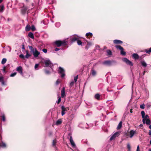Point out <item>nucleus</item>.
<instances>
[{
    "mask_svg": "<svg viewBox=\"0 0 151 151\" xmlns=\"http://www.w3.org/2000/svg\"><path fill=\"white\" fill-rule=\"evenodd\" d=\"M28 47L31 52L33 53L34 57L35 58L37 57L40 55V52L38 51L36 48H34L31 46H29Z\"/></svg>",
    "mask_w": 151,
    "mask_h": 151,
    "instance_id": "1",
    "label": "nucleus"
},
{
    "mask_svg": "<svg viewBox=\"0 0 151 151\" xmlns=\"http://www.w3.org/2000/svg\"><path fill=\"white\" fill-rule=\"evenodd\" d=\"M67 42L65 40H58L55 42V44L58 47H60L61 45H65L67 44Z\"/></svg>",
    "mask_w": 151,
    "mask_h": 151,
    "instance_id": "2",
    "label": "nucleus"
},
{
    "mask_svg": "<svg viewBox=\"0 0 151 151\" xmlns=\"http://www.w3.org/2000/svg\"><path fill=\"white\" fill-rule=\"evenodd\" d=\"M44 63L45 65V66L50 67L52 71H53L52 67L53 66V65L51 63L49 60H45L44 62Z\"/></svg>",
    "mask_w": 151,
    "mask_h": 151,
    "instance_id": "3",
    "label": "nucleus"
},
{
    "mask_svg": "<svg viewBox=\"0 0 151 151\" xmlns=\"http://www.w3.org/2000/svg\"><path fill=\"white\" fill-rule=\"evenodd\" d=\"M61 115L63 116L69 110V108L65 107L64 106H62L61 107Z\"/></svg>",
    "mask_w": 151,
    "mask_h": 151,
    "instance_id": "4",
    "label": "nucleus"
},
{
    "mask_svg": "<svg viewBox=\"0 0 151 151\" xmlns=\"http://www.w3.org/2000/svg\"><path fill=\"white\" fill-rule=\"evenodd\" d=\"M58 73L61 75V77L63 78L65 76V70L60 67L59 68Z\"/></svg>",
    "mask_w": 151,
    "mask_h": 151,
    "instance_id": "5",
    "label": "nucleus"
},
{
    "mask_svg": "<svg viewBox=\"0 0 151 151\" xmlns=\"http://www.w3.org/2000/svg\"><path fill=\"white\" fill-rule=\"evenodd\" d=\"M116 47L119 49L121 51V54L123 55H126V52L124 51V49L120 45H116L115 46Z\"/></svg>",
    "mask_w": 151,
    "mask_h": 151,
    "instance_id": "6",
    "label": "nucleus"
},
{
    "mask_svg": "<svg viewBox=\"0 0 151 151\" xmlns=\"http://www.w3.org/2000/svg\"><path fill=\"white\" fill-rule=\"evenodd\" d=\"M120 134L119 132H116L112 136H111L110 138V140L111 141L117 137H118Z\"/></svg>",
    "mask_w": 151,
    "mask_h": 151,
    "instance_id": "7",
    "label": "nucleus"
},
{
    "mask_svg": "<svg viewBox=\"0 0 151 151\" xmlns=\"http://www.w3.org/2000/svg\"><path fill=\"white\" fill-rule=\"evenodd\" d=\"M112 61L109 60H106L102 62V64L106 66H110L111 65Z\"/></svg>",
    "mask_w": 151,
    "mask_h": 151,
    "instance_id": "8",
    "label": "nucleus"
},
{
    "mask_svg": "<svg viewBox=\"0 0 151 151\" xmlns=\"http://www.w3.org/2000/svg\"><path fill=\"white\" fill-rule=\"evenodd\" d=\"M122 60L123 61L125 62L127 64L130 66H133V64L132 62L128 60L127 58H124Z\"/></svg>",
    "mask_w": 151,
    "mask_h": 151,
    "instance_id": "9",
    "label": "nucleus"
},
{
    "mask_svg": "<svg viewBox=\"0 0 151 151\" xmlns=\"http://www.w3.org/2000/svg\"><path fill=\"white\" fill-rule=\"evenodd\" d=\"M142 122L143 124H146L147 125H150L151 124V121L149 119H142Z\"/></svg>",
    "mask_w": 151,
    "mask_h": 151,
    "instance_id": "10",
    "label": "nucleus"
},
{
    "mask_svg": "<svg viewBox=\"0 0 151 151\" xmlns=\"http://www.w3.org/2000/svg\"><path fill=\"white\" fill-rule=\"evenodd\" d=\"M17 71L21 75L23 76V73L22 72V67L19 66L17 68Z\"/></svg>",
    "mask_w": 151,
    "mask_h": 151,
    "instance_id": "11",
    "label": "nucleus"
},
{
    "mask_svg": "<svg viewBox=\"0 0 151 151\" xmlns=\"http://www.w3.org/2000/svg\"><path fill=\"white\" fill-rule=\"evenodd\" d=\"M129 137L132 138L136 133L135 131H134L133 130H131L129 132Z\"/></svg>",
    "mask_w": 151,
    "mask_h": 151,
    "instance_id": "12",
    "label": "nucleus"
},
{
    "mask_svg": "<svg viewBox=\"0 0 151 151\" xmlns=\"http://www.w3.org/2000/svg\"><path fill=\"white\" fill-rule=\"evenodd\" d=\"M70 141L73 147H76V144L73 140L72 137L71 136L70 137Z\"/></svg>",
    "mask_w": 151,
    "mask_h": 151,
    "instance_id": "13",
    "label": "nucleus"
},
{
    "mask_svg": "<svg viewBox=\"0 0 151 151\" xmlns=\"http://www.w3.org/2000/svg\"><path fill=\"white\" fill-rule=\"evenodd\" d=\"M97 73L96 71L93 68H92L91 71V74L93 76H96Z\"/></svg>",
    "mask_w": 151,
    "mask_h": 151,
    "instance_id": "14",
    "label": "nucleus"
},
{
    "mask_svg": "<svg viewBox=\"0 0 151 151\" xmlns=\"http://www.w3.org/2000/svg\"><path fill=\"white\" fill-rule=\"evenodd\" d=\"M61 96L63 98L65 96V88L63 87L61 91Z\"/></svg>",
    "mask_w": 151,
    "mask_h": 151,
    "instance_id": "15",
    "label": "nucleus"
},
{
    "mask_svg": "<svg viewBox=\"0 0 151 151\" xmlns=\"http://www.w3.org/2000/svg\"><path fill=\"white\" fill-rule=\"evenodd\" d=\"M78 37L77 36V37H72L71 38V41L72 43H73L76 41H77V40H79V38H78Z\"/></svg>",
    "mask_w": 151,
    "mask_h": 151,
    "instance_id": "16",
    "label": "nucleus"
},
{
    "mask_svg": "<svg viewBox=\"0 0 151 151\" xmlns=\"http://www.w3.org/2000/svg\"><path fill=\"white\" fill-rule=\"evenodd\" d=\"M113 42L114 44H121L123 42L119 40H115L113 41Z\"/></svg>",
    "mask_w": 151,
    "mask_h": 151,
    "instance_id": "17",
    "label": "nucleus"
},
{
    "mask_svg": "<svg viewBox=\"0 0 151 151\" xmlns=\"http://www.w3.org/2000/svg\"><path fill=\"white\" fill-rule=\"evenodd\" d=\"M100 95L99 93H97L95 95L94 98L97 100H100Z\"/></svg>",
    "mask_w": 151,
    "mask_h": 151,
    "instance_id": "18",
    "label": "nucleus"
},
{
    "mask_svg": "<svg viewBox=\"0 0 151 151\" xmlns=\"http://www.w3.org/2000/svg\"><path fill=\"white\" fill-rule=\"evenodd\" d=\"M122 122L121 121L119 122V124L117 128L116 129L117 130L120 129L122 127Z\"/></svg>",
    "mask_w": 151,
    "mask_h": 151,
    "instance_id": "19",
    "label": "nucleus"
},
{
    "mask_svg": "<svg viewBox=\"0 0 151 151\" xmlns=\"http://www.w3.org/2000/svg\"><path fill=\"white\" fill-rule=\"evenodd\" d=\"M132 56L133 58L136 59H137L139 58V55L137 54L136 53H134L132 55Z\"/></svg>",
    "mask_w": 151,
    "mask_h": 151,
    "instance_id": "20",
    "label": "nucleus"
},
{
    "mask_svg": "<svg viewBox=\"0 0 151 151\" xmlns=\"http://www.w3.org/2000/svg\"><path fill=\"white\" fill-rule=\"evenodd\" d=\"M26 55L25 56V57L26 58H28L30 56V54L29 53V52L28 50H26Z\"/></svg>",
    "mask_w": 151,
    "mask_h": 151,
    "instance_id": "21",
    "label": "nucleus"
},
{
    "mask_svg": "<svg viewBox=\"0 0 151 151\" xmlns=\"http://www.w3.org/2000/svg\"><path fill=\"white\" fill-rule=\"evenodd\" d=\"M62 123V121L60 119L58 120L56 122L55 124L57 125H58Z\"/></svg>",
    "mask_w": 151,
    "mask_h": 151,
    "instance_id": "22",
    "label": "nucleus"
},
{
    "mask_svg": "<svg viewBox=\"0 0 151 151\" xmlns=\"http://www.w3.org/2000/svg\"><path fill=\"white\" fill-rule=\"evenodd\" d=\"M28 36L32 39H34V35L33 33L31 32H29L28 34Z\"/></svg>",
    "mask_w": 151,
    "mask_h": 151,
    "instance_id": "23",
    "label": "nucleus"
},
{
    "mask_svg": "<svg viewBox=\"0 0 151 151\" xmlns=\"http://www.w3.org/2000/svg\"><path fill=\"white\" fill-rule=\"evenodd\" d=\"M31 29V27L29 25L27 24L25 27V30L26 31H29Z\"/></svg>",
    "mask_w": 151,
    "mask_h": 151,
    "instance_id": "24",
    "label": "nucleus"
},
{
    "mask_svg": "<svg viewBox=\"0 0 151 151\" xmlns=\"http://www.w3.org/2000/svg\"><path fill=\"white\" fill-rule=\"evenodd\" d=\"M141 64L142 65L145 67H146L147 66V64L145 61H141Z\"/></svg>",
    "mask_w": 151,
    "mask_h": 151,
    "instance_id": "25",
    "label": "nucleus"
},
{
    "mask_svg": "<svg viewBox=\"0 0 151 151\" xmlns=\"http://www.w3.org/2000/svg\"><path fill=\"white\" fill-rule=\"evenodd\" d=\"M145 51L146 53L150 54L151 53V47L149 49L145 50Z\"/></svg>",
    "mask_w": 151,
    "mask_h": 151,
    "instance_id": "26",
    "label": "nucleus"
},
{
    "mask_svg": "<svg viewBox=\"0 0 151 151\" xmlns=\"http://www.w3.org/2000/svg\"><path fill=\"white\" fill-rule=\"evenodd\" d=\"M1 117L3 121L5 122V121L6 119L5 116L4 114H1Z\"/></svg>",
    "mask_w": 151,
    "mask_h": 151,
    "instance_id": "27",
    "label": "nucleus"
},
{
    "mask_svg": "<svg viewBox=\"0 0 151 151\" xmlns=\"http://www.w3.org/2000/svg\"><path fill=\"white\" fill-rule=\"evenodd\" d=\"M0 12L2 13L4 10V6L3 5H1L0 6Z\"/></svg>",
    "mask_w": 151,
    "mask_h": 151,
    "instance_id": "28",
    "label": "nucleus"
},
{
    "mask_svg": "<svg viewBox=\"0 0 151 151\" xmlns=\"http://www.w3.org/2000/svg\"><path fill=\"white\" fill-rule=\"evenodd\" d=\"M7 60L6 58H4L1 61V63L2 64H4L6 62Z\"/></svg>",
    "mask_w": 151,
    "mask_h": 151,
    "instance_id": "29",
    "label": "nucleus"
},
{
    "mask_svg": "<svg viewBox=\"0 0 151 151\" xmlns=\"http://www.w3.org/2000/svg\"><path fill=\"white\" fill-rule=\"evenodd\" d=\"M56 143H57V141L56 140H55V139L53 140V141L52 142V145L53 147H55Z\"/></svg>",
    "mask_w": 151,
    "mask_h": 151,
    "instance_id": "30",
    "label": "nucleus"
},
{
    "mask_svg": "<svg viewBox=\"0 0 151 151\" xmlns=\"http://www.w3.org/2000/svg\"><path fill=\"white\" fill-rule=\"evenodd\" d=\"M92 45V43L91 42H87V44L86 45V47L88 49L90 46Z\"/></svg>",
    "mask_w": 151,
    "mask_h": 151,
    "instance_id": "31",
    "label": "nucleus"
},
{
    "mask_svg": "<svg viewBox=\"0 0 151 151\" xmlns=\"http://www.w3.org/2000/svg\"><path fill=\"white\" fill-rule=\"evenodd\" d=\"M146 106L148 108H149L151 106V102H148L146 104Z\"/></svg>",
    "mask_w": 151,
    "mask_h": 151,
    "instance_id": "32",
    "label": "nucleus"
},
{
    "mask_svg": "<svg viewBox=\"0 0 151 151\" xmlns=\"http://www.w3.org/2000/svg\"><path fill=\"white\" fill-rule=\"evenodd\" d=\"M142 116V118H145V113L144 111H142L141 112Z\"/></svg>",
    "mask_w": 151,
    "mask_h": 151,
    "instance_id": "33",
    "label": "nucleus"
},
{
    "mask_svg": "<svg viewBox=\"0 0 151 151\" xmlns=\"http://www.w3.org/2000/svg\"><path fill=\"white\" fill-rule=\"evenodd\" d=\"M107 52L108 55H112V52L110 50H107Z\"/></svg>",
    "mask_w": 151,
    "mask_h": 151,
    "instance_id": "34",
    "label": "nucleus"
},
{
    "mask_svg": "<svg viewBox=\"0 0 151 151\" xmlns=\"http://www.w3.org/2000/svg\"><path fill=\"white\" fill-rule=\"evenodd\" d=\"M92 34L91 32H88L86 34V35L87 37H88L89 36H91L92 35Z\"/></svg>",
    "mask_w": 151,
    "mask_h": 151,
    "instance_id": "35",
    "label": "nucleus"
},
{
    "mask_svg": "<svg viewBox=\"0 0 151 151\" xmlns=\"http://www.w3.org/2000/svg\"><path fill=\"white\" fill-rule=\"evenodd\" d=\"M27 10V9L26 8H23L22 10V12L23 13H25L26 12Z\"/></svg>",
    "mask_w": 151,
    "mask_h": 151,
    "instance_id": "36",
    "label": "nucleus"
},
{
    "mask_svg": "<svg viewBox=\"0 0 151 151\" xmlns=\"http://www.w3.org/2000/svg\"><path fill=\"white\" fill-rule=\"evenodd\" d=\"M77 43L79 45H81L82 44L81 41L78 40L77 41Z\"/></svg>",
    "mask_w": 151,
    "mask_h": 151,
    "instance_id": "37",
    "label": "nucleus"
},
{
    "mask_svg": "<svg viewBox=\"0 0 151 151\" xmlns=\"http://www.w3.org/2000/svg\"><path fill=\"white\" fill-rule=\"evenodd\" d=\"M31 29L33 31H35L36 29V28L35 26L33 25L32 26Z\"/></svg>",
    "mask_w": 151,
    "mask_h": 151,
    "instance_id": "38",
    "label": "nucleus"
},
{
    "mask_svg": "<svg viewBox=\"0 0 151 151\" xmlns=\"http://www.w3.org/2000/svg\"><path fill=\"white\" fill-rule=\"evenodd\" d=\"M17 74L16 72H14L13 73H11L10 75V76L11 77H13L15 76Z\"/></svg>",
    "mask_w": 151,
    "mask_h": 151,
    "instance_id": "39",
    "label": "nucleus"
},
{
    "mask_svg": "<svg viewBox=\"0 0 151 151\" xmlns=\"http://www.w3.org/2000/svg\"><path fill=\"white\" fill-rule=\"evenodd\" d=\"M60 25V22L56 23L55 24V26L57 27H59Z\"/></svg>",
    "mask_w": 151,
    "mask_h": 151,
    "instance_id": "40",
    "label": "nucleus"
},
{
    "mask_svg": "<svg viewBox=\"0 0 151 151\" xmlns=\"http://www.w3.org/2000/svg\"><path fill=\"white\" fill-rule=\"evenodd\" d=\"M19 57L23 59H24L25 57L24 55L22 54H21L19 55Z\"/></svg>",
    "mask_w": 151,
    "mask_h": 151,
    "instance_id": "41",
    "label": "nucleus"
},
{
    "mask_svg": "<svg viewBox=\"0 0 151 151\" xmlns=\"http://www.w3.org/2000/svg\"><path fill=\"white\" fill-rule=\"evenodd\" d=\"M60 82L61 81L59 79H58L56 81L55 83L56 85H58Z\"/></svg>",
    "mask_w": 151,
    "mask_h": 151,
    "instance_id": "42",
    "label": "nucleus"
},
{
    "mask_svg": "<svg viewBox=\"0 0 151 151\" xmlns=\"http://www.w3.org/2000/svg\"><path fill=\"white\" fill-rule=\"evenodd\" d=\"M45 71L46 74L48 75L50 74V72L48 70H45Z\"/></svg>",
    "mask_w": 151,
    "mask_h": 151,
    "instance_id": "43",
    "label": "nucleus"
},
{
    "mask_svg": "<svg viewBox=\"0 0 151 151\" xmlns=\"http://www.w3.org/2000/svg\"><path fill=\"white\" fill-rule=\"evenodd\" d=\"M140 107L142 109H144L145 107V105L144 104L140 105Z\"/></svg>",
    "mask_w": 151,
    "mask_h": 151,
    "instance_id": "44",
    "label": "nucleus"
},
{
    "mask_svg": "<svg viewBox=\"0 0 151 151\" xmlns=\"http://www.w3.org/2000/svg\"><path fill=\"white\" fill-rule=\"evenodd\" d=\"M127 148H128L129 151H130V149H131V147H130L129 144V143H128L127 145Z\"/></svg>",
    "mask_w": 151,
    "mask_h": 151,
    "instance_id": "45",
    "label": "nucleus"
},
{
    "mask_svg": "<svg viewBox=\"0 0 151 151\" xmlns=\"http://www.w3.org/2000/svg\"><path fill=\"white\" fill-rule=\"evenodd\" d=\"M87 151H94V150L93 148H89L87 149Z\"/></svg>",
    "mask_w": 151,
    "mask_h": 151,
    "instance_id": "46",
    "label": "nucleus"
},
{
    "mask_svg": "<svg viewBox=\"0 0 151 151\" xmlns=\"http://www.w3.org/2000/svg\"><path fill=\"white\" fill-rule=\"evenodd\" d=\"M78 75H77L74 78V81L75 82H76L77 81V79H78Z\"/></svg>",
    "mask_w": 151,
    "mask_h": 151,
    "instance_id": "47",
    "label": "nucleus"
},
{
    "mask_svg": "<svg viewBox=\"0 0 151 151\" xmlns=\"http://www.w3.org/2000/svg\"><path fill=\"white\" fill-rule=\"evenodd\" d=\"M61 101V99L60 97L58 99V101L57 102V104H59L60 103V102Z\"/></svg>",
    "mask_w": 151,
    "mask_h": 151,
    "instance_id": "48",
    "label": "nucleus"
},
{
    "mask_svg": "<svg viewBox=\"0 0 151 151\" xmlns=\"http://www.w3.org/2000/svg\"><path fill=\"white\" fill-rule=\"evenodd\" d=\"M74 84V83L73 81H72L70 83V87H72V86H73V85Z\"/></svg>",
    "mask_w": 151,
    "mask_h": 151,
    "instance_id": "49",
    "label": "nucleus"
},
{
    "mask_svg": "<svg viewBox=\"0 0 151 151\" xmlns=\"http://www.w3.org/2000/svg\"><path fill=\"white\" fill-rule=\"evenodd\" d=\"M42 51H43L44 52V53H47V50L46 49H45V48H44V49H42Z\"/></svg>",
    "mask_w": 151,
    "mask_h": 151,
    "instance_id": "50",
    "label": "nucleus"
},
{
    "mask_svg": "<svg viewBox=\"0 0 151 151\" xmlns=\"http://www.w3.org/2000/svg\"><path fill=\"white\" fill-rule=\"evenodd\" d=\"M39 65V64H35V69H36L38 67Z\"/></svg>",
    "mask_w": 151,
    "mask_h": 151,
    "instance_id": "51",
    "label": "nucleus"
},
{
    "mask_svg": "<svg viewBox=\"0 0 151 151\" xmlns=\"http://www.w3.org/2000/svg\"><path fill=\"white\" fill-rule=\"evenodd\" d=\"M149 117V116L147 115H146L145 116V118H143V119H148Z\"/></svg>",
    "mask_w": 151,
    "mask_h": 151,
    "instance_id": "52",
    "label": "nucleus"
},
{
    "mask_svg": "<svg viewBox=\"0 0 151 151\" xmlns=\"http://www.w3.org/2000/svg\"><path fill=\"white\" fill-rule=\"evenodd\" d=\"M81 124H80L79 125H78V127H80L81 128H85V127L83 126H82L81 125Z\"/></svg>",
    "mask_w": 151,
    "mask_h": 151,
    "instance_id": "53",
    "label": "nucleus"
},
{
    "mask_svg": "<svg viewBox=\"0 0 151 151\" xmlns=\"http://www.w3.org/2000/svg\"><path fill=\"white\" fill-rule=\"evenodd\" d=\"M1 84L2 85H6V84L5 83L4 80H3L1 81Z\"/></svg>",
    "mask_w": 151,
    "mask_h": 151,
    "instance_id": "54",
    "label": "nucleus"
},
{
    "mask_svg": "<svg viewBox=\"0 0 151 151\" xmlns=\"http://www.w3.org/2000/svg\"><path fill=\"white\" fill-rule=\"evenodd\" d=\"M137 151H140L139 145H138L137 147Z\"/></svg>",
    "mask_w": 151,
    "mask_h": 151,
    "instance_id": "55",
    "label": "nucleus"
},
{
    "mask_svg": "<svg viewBox=\"0 0 151 151\" xmlns=\"http://www.w3.org/2000/svg\"><path fill=\"white\" fill-rule=\"evenodd\" d=\"M22 49L23 50L25 49L24 46V44L22 45Z\"/></svg>",
    "mask_w": 151,
    "mask_h": 151,
    "instance_id": "56",
    "label": "nucleus"
},
{
    "mask_svg": "<svg viewBox=\"0 0 151 151\" xmlns=\"http://www.w3.org/2000/svg\"><path fill=\"white\" fill-rule=\"evenodd\" d=\"M3 79V77H0V81L1 82Z\"/></svg>",
    "mask_w": 151,
    "mask_h": 151,
    "instance_id": "57",
    "label": "nucleus"
},
{
    "mask_svg": "<svg viewBox=\"0 0 151 151\" xmlns=\"http://www.w3.org/2000/svg\"><path fill=\"white\" fill-rule=\"evenodd\" d=\"M60 49L59 48H56L55 49V51H57L59 50H60Z\"/></svg>",
    "mask_w": 151,
    "mask_h": 151,
    "instance_id": "58",
    "label": "nucleus"
},
{
    "mask_svg": "<svg viewBox=\"0 0 151 151\" xmlns=\"http://www.w3.org/2000/svg\"><path fill=\"white\" fill-rule=\"evenodd\" d=\"M149 134L150 136L151 135V130L149 131Z\"/></svg>",
    "mask_w": 151,
    "mask_h": 151,
    "instance_id": "59",
    "label": "nucleus"
},
{
    "mask_svg": "<svg viewBox=\"0 0 151 151\" xmlns=\"http://www.w3.org/2000/svg\"><path fill=\"white\" fill-rule=\"evenodd\" d=\"M3 71L4 72H5V67H4V68L3 69Z\"/></svg>",
    "mask_w": 151,
    "mask_h": 151,
    "instance_id": "60",
    "label": "nucleus"
},
{
    "mask_svg": "<svg viewBox=\"0 0 151 151\" xmlns=\"http://www.w3.org/2000/svg\"><path fill=\"white\" fill-rule=\"evenodd\" d=\"M139 126H140V127H142L143 126L142 124H140V125H139Z\"/></svg>",
    "mask_w": 151,
    "mask_h": 151,
    "instance_id": "61",
    "label": "nucleus"
},
{
    "mask_svg": "<svg viewBox=\"0 0 151 151\" xmlns=\"http://www.w3.org/2000/svg\"><path fill=\"white\" fill-rule=\"evenodd\" d=\"M149 128L151 129V125L149 126Z\"/></svg>",
    "mask_w": 151,
    "mask_h": 151,
    "instance_id": "62",
    "label": "nucleus"
},
{
    "mask_svg": "<svg viewBox=\"0 0 151 151\" xmlns=\"http://www.w3.org/2000/svg\"><path fill=\"white\" fill-rule=\"evenodd\" d=\"M3 0H0V3H1L2 2Z\"/></svg>",
    "mask_w": 151,
    "mask_h": 151,
    "instance_id": "63",
    "label": "nucleus"
},
{
    "mask_svg": "<svg viewBox=\"0 0 151 151\" xmlns=\"http://www.w3.org/2000/svg\"><path fill=\"white\" fill-rule=\"evenodd\" d=\"M131 113H132V109H131L130 110Z\"/></svg>",
    "mask_w": 151,
    "mask_h": 151,
    "instance_id": "64",
    "label": "nucleus"
}]
</instances>
